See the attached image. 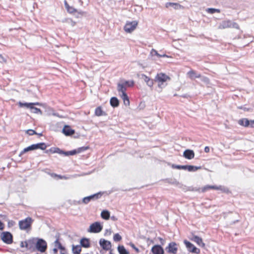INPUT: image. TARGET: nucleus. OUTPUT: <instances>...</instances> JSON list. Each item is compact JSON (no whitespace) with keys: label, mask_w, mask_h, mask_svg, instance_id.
<instances>
[{"label":"nucleus","mask_w":254,"mask_h":254,"mask_svg":"<svg viewBox=\"0 0 254 254\" xmlns=\"http://www.w3.org/2000/svg\"><path fill=\"white\" fill-rule=\"evenodd\" d=\"M33 221L34 220L30 217L19 221L18 222L19 229L21 230L29 231L31 229Z\"/></svg>","instance_id":"1"},{"label":"nucleus","mask_w":254,"mask_h":254,"mask_svg":"<svg viewBox=\"0 0 254 254\" xmlns=\"http://www.w3.org/2000/svg\"><path fill=\"white\" fill-rule=\"evenodd\" d=\"M209 190H220L222 192L228 193L230 192L229 189L225 187L219 186H211V185H206L201 188V189H199L197 190L198 191H200L202 192H205Z\"/></svg>","instance_id":"2"},{"label":"nucleus","mask_w":254,"mask_h":254,"mask_svg":"<svg viewBox=\"0 0 254 254\" xmlns=\"http://www.w3.org/2000/svg\"><path fill=\"white\" fill-rule=\"evenodd\" d=\"M170 77L163 73H158L155 78V81L158 83V87L162 88L163 83L167 80H170Z\"/></svg>","instance_id":"3"},{"label":"nucleus","mask_w":254,"mask_h":254,"mask_svg":"<svg viewBox=\"0 0 254 254\" xmlns=\"http://www.w3.org/2000/svg\"><path fill=\"white\" fill-rule=\"evenodd\" d=\"M137 25V21H127L124 26V29L126 33H130L136 29Z\"/></svg>","instance_id":"4"},{"label":"nucleus","mask_w":254,"mask_h":254,"mask_svg":"<svg viewBox=\"0 0 254 254\" xmlns=\"http://www.w3.org/2000/svg\"><path fill=\"white\" fill-rule=\"evenodd\" d=\"M0 237L2 241L7 244H10L13 242V236L10 232H3Z\"/></svg>","instance_id":"5"},{"label":"nucleus","mask_w":254,"mask_h":254,"mask_svg":"<svg viewBox=\"0 0 254 254\" xmlns=\"http://www.w3.org/2000/svg\"><path fill=\"white\" fill-rule=\"evenodd\" d=\"M64 6H65L67 11L70 14H73L77 12L79 14L83 15L85 13V12L84 11H78L76 8H75L73 6H70L68 4V3H67V2L66 1V0H64Z\"/></svg>","instance_id":"6"},{"label":"nucleus","mask_w":254,"mask_h":254,"mask_svg":"<svg viewBox=\"0 0 254 254\" xmlns=\"http://www.w3.org/2000/svg\"><path fill=\"white\" fill-rule=\"evenodd\" d=\"M36 247L39 252H45L47 248V243L44 240L39 239L36 243Z\"/></svg>","instance_id":"7"},{"label":"nucleus","mask_w":254,"mask_h":254,"mask_svg":"<svg viewBox=\"0 0 254 254\" xmlns=\"http://www.w3.org/2000/svg\"><path fill=\"white\" fill-rule=\"evenodd\" d=\"M89 229L90 232L99 233L102 230V226L99 222H96L90 225Z\"/></svg>","instance_id":"8"},{"label":"nucleus","mask_w":254,"mask_h":254,"mask_svg":"<svg viewBox=\"0 0 254 254\" xmlns=\"http://www.w3.org/2000/svg\"><path fill=\"white\" fill-rule=\"evenodd\" d=\"M168 253L173 254H176L178 252L177 244L175 242H171L169 244L166 248Z\"/></svg>","instance_id":"9"},{"label":"nucleus","mask_w":254,"mask_h":254,"mask_svg":"<svg viewBox=\"0 0 254 254\" xmlns=\"http://www.w3.org/2000/svg\"><path fill=\"white\" fill-rule=\"evenodd\" d=\"M88 149V147H81L72 151L64 152V154L65 156L73 155L81 152H83Z\"/></svg>","instance_id":"10"},{"label":"nucleus","mask_w":254,"mask_h":254,"mask_svg":"<svg viewBox=\"0 0 254 254\" xmlns=\"http://www.w3.org/2000/svg\"><path fill=\"white\" fill-rule=\"evenodd\" d=\"M186 247L188 249L189 251L190 252L194 253L195 254H198L200 251L198 249L196 248L193 244L188 241L185 242Z\"/></svg>","instance_id":"11"},{"label":"nucleus","mask_w":254,"mask_h":254,"mask_svg":"<svg viewBox=\"0 0 254 254\" xmlns=\"http://www.w3.org/2000/svg\"><path fill=\"white\" fill-rule=\"evenodd\" d=\"M100 245L103 249L108 251L111 248V243L104 239H101L100 241Z\"/></svg>","instance_id":"12"},{"label":"nucleus","mask_w":254,"mask_h":254,"mask_svg":"<svg viewBox=\"0 0 254 254\" xmlns=\"http://www.w3.org/2000/svg\"><path fill=\"white\" fill-rule=\"evenodd\" d=\"M151 252L153 254H164V251L163 248L160 245H155L151 249Z\"/></svg>","instance_id":"13"},{"label":"nucleus","mask_w":254,"mask_h":254,"mask_svg":"<svg viewBox=\"0 0 254 254\" xmlns=\"http://www.w3.org/2000/svg\"><path fill=\"white\" fill-rule=\"evenodd\" d=\"M18 105L19 107H26L27 108H29L30 109L32 107V105H41V104L39 102L35 103H22L21 102H19L18 103Z\"/></svg>","instance_id":"14"},{"label":"nucleus","mask_w":254,"mask_h":254,"mask_svg":"<svg viewBox=\"0 0 254 254\" xmlns=\"http://www.w3.org/2000/svg\"><path fill=\"white\" fill-rule=\"evenodd\" d=\"M63 132L66 136L71 135L74 133V130L69 126H65L63 129Z\"/></svg>","instance_id":"15"},{"label":"nucleus","mask_w":254,"mask_h":254,"mask_svg":"<svg viewBox=\"0 0 254 254\" xmlns=\"http://www.w3.org/2000/svg\"><path fill=\"white\" fill-rule=\"evenodd\" d=\"M183 155L186 159H191L194 157V153L192 150L187 149L184 152Z\"/></svg>","instance_id":"16"},{"label":"nucleus","mask_w":254,"mask_h":254,"mask_svg":"<svg viewBox=\"0 0 254 254\" xmlns=\"http://www.w3.org/2000/svg\"><path fill=\"white\" fill-rule=\"evenodd\" d=\"M118 91L120 94H123L126 93L127 87L123 83H119L117 86Z\"/></svg>","instance_id":"17"},{"label":"nucleus","mask_w":254,"mask_h":254,"mask_svg":"<svg viewBox=\"0 0 254 254\" xmlns=\"http://www.w3.org/2000/svg\"><path fill=\"white\" fill-rule=\"evenodd\" d=\"M120 96L123 100L125 106H128L129 105L130 102L129 98L127 93H124L123 94H120Z\"/></svg>","instance_id":"18"},{"label":"nucleus","mask_w":254,"mask_h":254,"mask_svg":"<svg viewBox=\"0 0 254 254\" xmlns=\"http://www.w3.org/2000/svg\"><path fill=\"white\" fill-rule=\"evenodd\" d=\"M48 152H50L51 153H57L60 154H64V151H62L58 147H53L50 148L49 150L46 151V153H48Z\"/></svg>","instance_id":"19"},{"label":"nucleus","mask_w":254,"mask_h":254,"mask_svg":"<svg viewBox=\"0 0 254 254\" xmlns=\"http://www.w3.org/2000/svg\"><path fill=\"white\" fill-rule=\"evenodd\" d=\"M94 114L95 116L98 117L106 115L101 106H99L95 109Z\"/></svg>","instance_id":"20"},{"label":"nucleus","mask_w":254,"mask_h":254,"mask_svg":"<svg viewBox=\"0 0 254 254\" xmlns=\"http://www.w3.org/2000/svg\"><path fill=\"white\" fill-rule=\"evenodd\" d=\"M238 124L242 126L248 127L250 125V121L246 118L242 119L238 121Z\"/></svg>","instance_id":"21"},{"label":"nucleus","mask_w":254,"mask_h":254,"mask_svg":"<svg viewBox=\"0 0 254 254\" xmlns=\"http://www.w3.org/2000/svg\"><path fill=\"white\" fill-rule=\"evenodd\" d=\"M80 245L84 248H89L90 247V242L88 239L82 238L80 240Z\"/></svg>","instance_id":"22"},{"label":"nucleus","mask_w":254,"mask_h":254,"mask_svg":"<svg viewBox=\"0 0 254 254\" xmlns=\"http://www.w3.org/2000/svg\"><path fill=\"white\" fill-rule=\"evenodd\" d=\"M188 75L190 78H200L201 75L200 74H196V72L193 70H190L188 72Z\"/></svg>","instance_id":"23"},{"label":"nucleus","mask_w":254,"mask_h":254,"mask_svg":"<svg viewBox=\"0 0 254 254\" xmlns=\"http://www.w3.org/2000/svg\"><path fill=\"white\" fill-rule=\"evenodd\" d=\"M110 102L111 105L113 107H117L119 105V101L116 97H112Z\"/></svg>","instance_id":"24"},{"label":"nucleus","mask_w":254,"mask_h":254,"mask_svg":"<svg viewBox=\"0 0 254 254\" xmlns=\"http://www.w3.org/2000/svg\"><path fill=\"white\" fill-rule=\"evenodd\" d=\"M192 240L196 243L198 245H202L204 246V244L203 243L202 239L197 236H193L192 239Z\"/></svg>","instance_id":"25"},{"label":"nucleus","mask_w":254,"mask_h":254,"mask_svg":"<svg viewBox=\"0 0 254 254\" xmlns=\"http://www.w3.org/2000/svg\"><path fill=\"white\" fill-rule=\"evenodd\" d=\"M35 150L40 149L41 150H45L47 148L46 144L44 142H41L37 144H34Z\"/></svg>","instance_id":"26"},{"label":"nucleus","mask_w":254,"mask_h":254,"mask_svg":"<svg viewBox=\"0 0 254 254\" xmlns=\"http://www.w3.org/2000/svg\"><path fill=\"white\" fill-rule=\"evenodd\" d=\"M166 6L167 7H168L169 6H172L176 9L181 8L182 7V6L181 5H180V4H179L178 3H174V2H167L166 4Z\"/></svg>","instance_id":"27"},{"label":"nucleus","mask_w":254,"mask_h":254,"mask_svg":"<svg viewBox=\"0 0 254 254\" xmlns=\"http://www.w3.org/2000/svg\"><path fill=\"white\" fill-rule=\"evenodd\" d=\"M72 250L74 254H79L81 251V247L80 245H73Z\"/></svg>","instance_id":"28"},{"label":"nucleus","mask_w":254,"mask_h":254,"mask_svg":"<svg viewBox=\"0 0 254 254\" xmlns=\"http://www.w3.org/2000/svg\"><path fill=\"white\" fill-rule=\"evenodd\" d=\"M101 217L105 220H108L110 218V214L107 210H103L101 214Z\"/></svg>","instance_id":"29"},{"label":"nucleus","mask_w":254,"mask_h":254,"mask_svg":"<svg viewBox=\"0 0 254 254\" xmlns=\"http://www.w3.org/2000/svg\"><path fill=\"white\" fill-rule=\"evenodd\" d=\"M118 251L120 254H129V252L127 251L124 246H119Z\"/></svg>","instance_id":"30"},{"label":"nucleus","mask_w":254,"mask_h":254,"mask_svg":"<svg viewBox=\"0 0 254 254\" xmlns=\"http://www.w3.org/2000/svg\"><path fill=\"white\" fill-rule=\"evenodd\" d=\"M33 243V240H29L28 241L21 242L20 246L22 248L26 247V248H29V245Z\"/></svg>","instance_id":"31"},{"label":"nucleus","mask_w":254,"mask_h":254,"mask_svg":"<svg viewBox=\"0 0 254 254\" xmlns=\"http://www.w3.org/2000/svg\"><path fill=\"white\" fill-rule=\"evenodd\" d=\"M34 105H32L31 108H30V110H31V112L34 114H39L41 115L42 114V112L41 109L37 108L36 107H35L34 106Z\"/></svg>","instance_id":"32"},{"label":"nucleus","mask_w":254,"mask_h":254,"mask_svg":"<svg viewBox=\"0 0 254 254\" xmlns=\"http://www.w3.org/2000/svg\"><path fill=\"white\" fill-rule=\"evenodd\" d=\"M35 150L34 144H32L25 148H24L20 153V155L23 154L26 152H28L29 151H31Z\"/></svg>","instance_id":"33"},{"label":"nucleus","mask_w":254,"mask_h":254,"mask_svg":"<svg viewBox=\"0 0 254 254\" xmlns=\"http://www.w3.org/2000/svg\"><path fill=\"white\" fill-rule=\"evenodd\" d=\"M188 171L189 172H195L201 168L200 167H196L192 165H188Z\"/></svg>","instance_id":"34"},{"label":"nucleus","mask_w":254,"mask_h":254,"mask_svg":"<svg viewBox=\"0 0 254 254\" xmlns=\"http://www.w3.org/2000/svg\"><path fill=\"white\" fill-rule=\"evenodd\" d=\"M151 54L152 55H155L159 58L160 57H168V56L165 54L163 55H160L156 50L153 49L151 50Z\"/></svg>","instance_id":"35"},{"label":"nucleus","mask_w":254,"mask_h":254,"mask_svg":"<svg viewBox=\"0 0 254 254\" xmlns=\"http://www.w3.org/2000/svg\"><path fill=\"white\" fill-rule=\"evenodd\" d=\"M206 11L209 13H210V14H213L215 12H217V13H220V10L219 9H216V8H207Z\"/></svg>","instance_id":"36"},{"label":"nucleus","mask_w":254,"mask_h":254,"mask_svg":"<svg viewBox=\"0 0 254 254\" xmlns=\"http://www.w3.org/2000/svg\"><path fill=\"white\" fill-rule=\"evenodd\" d=\"M125 85V86L127 87H133L134 85V82L133 80H130V81H126L125 82L123 83Z\"/></svg>","instance_id":"37"},{"label":"nucleus","mask_w":254,"mask_h":254,"mask_svg":"<svg viewBox=\"0 0 254 254\" xmlns=\"http://www.w3.org/2000/svg\"><path fill=\"white\" fill-rule=\"evenodd\" d=\"M102 193L101 192H98V193H96L94 194H93V195H91V197L93 199H98L99 198H100L102 195Z\"/></svg>","instance_id":"38"},{"label":"nucleus","mask_w":254,"mask_h":254,"mask_svg":"<svg viewBox=\"0 0 254 254\" xmlns=\"http://www.w3.org/2000/svg\"><path fill=\"white\" fill-rule=\"evenodd\" d=\"M91 199H92V197H91V196H87V197H84L83 199V202L85 203V204H87L88 203Z\"/></svg>","instance_id":"39"},{"label":"nucleus","mask_w":254,"mask_h":254,"mask_svg":"<svg viewBox=\"0 0 254 254\" xmlns=\"http://www.w3.org/2000/svg\"><path fill=\"white\" fill-rule=\"evenodd\" d=\"M113 238L115 241H120L122 239V237L119 234L117 233L114 235Z\"/></svg>","instance_id":"40"},{"label":"nucleus","mask_w":254,"mask_h":254,"mask_svg":"<svg viewBox=\"0 0 254 254\" xmlns=\"http://www.w3.org/2000/svg\"><path fill=\"white\" fill-rule=\"evenodd\" d=\"M27 133L29 135H32L34 134H36V132L33 130V129H28L27 130Z\"/></svg>","instance_id":"41"},{"label":"nucleus","mask_w":254,"mask_h":254,"mask_svg":"<svg viewBox=\"0 0 254 254\" xmlns=\"http://www.w3.org/2000/svg\"><path fill=\"white\" fill-rule=\"evenodd\" d=\"M146 83L147 84V85L148 86H149V87H153V84H154V82H153V79H150L148 81L146 82Z\"/></svg>","instance_id":"42"},{"label":"nucleus","mask_w":254,"mask_h":254,"mask_svg":"<svg viewBox=\"0 0 254 254\" xmlns=\"http://www.w3.org/2000/svg\"><path fill=\"white\" fill-rule=\"evenodd\" d=\"M146 83L147 84V85L148 86H149V87H153V84H154V82H153V79H150L148 81L146 82Z\"/></svg>","instance_id":"43"},{"label":"nucleus","mask_w":254,"mask_h":254,"mask_svg":"<svg viewBox=\"0 0 254 254\" xmlns=\"http://www.w3.org/2000/svg\"><path fill=\"white\" fill-rule=\"evenodd\" d=\"M141 76L143 78V79L145 82L148 81V80L150 79L148 76H147V75H146L144 74H141Z\"/></svg>","instance_id":"44"},{"label":"nucleus","mask_w":254,"mask_h":254,"mask_svg":"<svg viewBox=\"0 0 254 254\" xmlns=\"http://www.w3.org/2000/svg\"><path fill=\"white\" fill-rule=\"evenodd\" d=\"M55 243L56 244V245H58V248L60 249H63L64 248L63 247L61 243L60 242V241H59V240H57L56 241H55Z\"/></svg>","instance_id":"45"},{"label":"nucleus","mask_w":254,"mask_h":254,"mask_svg":"<svg viewBox=\"0 0 254 254\" xmlns=\"http://www.w3.org/2000/svg\"><path fill=\"white\" fill-rule=\"evenodd\" d=\"M171 167L173 169H181L182 165H177L175 164H172Z\"/></svg>","instance_id":"46"},{"label":"nucleus","mask_w":254,"mask_h":254,"mask_svg":"<svg viewBox=\"0 0 254 254\" xmlns=\"http://www.w3.org/2000/svg\"><path fill=\"white\" fill-rule=\"evenodd\" d=\"M131 247L135 250V251L137 253H138L139 252V249L137 248H136L134 244H131Z\"/></svg>","instance_id":"47"},{"label":"nucleus","mask_w":254,"mask_h":254,"mask_svg":"<svg viewBox=\"0 0 254 254\" xmlns=\"http://www.w3.org/2000/svg\"><path fill=\"white\" fill-rule=\"evenodd\" d=\"M52 176L53 177H58V178L60 179H62L64 178L63 176H60V175H57L56 174H53L52 175Z\"/></svg>","instance_id":"48"},{"label":"nucleus","mask_w":254,"mask_h":254,"mask_svg":"<svg viewBox=\"0 0 254 254\" xmlns=\"http://www.w3.org/2000/svg\"><path fill=\"white\" fill-rule=\"evenodd\" d=\"M4 228V224L0 221V230H2Z\"/></svg>","instance_id":"49"},{"label":"nucleus","mask_w":254,"mask_h":254,"mask_svg":"<svg viewBox=\"0 0 254 254\" xmlns=\"http://www.w3.org/2000/svg\"><path fill=\"white\" fill-rule=\"evenodd\" d=\"M251 127H254V120L250 121V125Z\"/></svg>","instance_id":"50"},{"label":"nucleus","mask_w":254,"mask_h":254,"mask_svg":"<svg viewBox=\"0 0 254 254\" xmlns=\"http://www.w3.org/2000/svg\"><path fill=\"white\" fill-rule=\"evenodd\" d=\"M204 151H205L206 153H208V152L210 151L209 147L208 146H206V147L204 148Z\"/></svg>","instance_id":"51"},{"label":"nucleus","mask_w":254,"mask_h":254,"mask_svg":"<svg viewBox=\"0 0 254 254\" xmlns=\"http://www.w3.org/2000/svg\"><path fill=\"white\" fill-rule=\"evenodd\" d=\"M188 165H182L181 169L188 170Z\"/></svg>","instance_id":"52"},{"label":"nucleus","mask_w":254,"mask_h":254,"mask_svg":"<svg viewBox=\"0 0 254 254\" xmlns=\"http://www.w3.org/2000/svg\"><path fill=\"white\" fill-rule=\"evenodd\" d=\"M53 115H54V116H55L59 117H60V118H62V117H61V116H59L58 114H57V113H54V114H53Z\"/></svg>","instance_id":"53"},{"label":"nucleus","mask_w":254,"mask_h":254,"mask_svg":"<svg viewBox=\"0 0 254 254\" xmlns=\"http://www.w3.org/2000/svg\"><path fill=\"white\" fill-rule=\"evenodd\" d=\"M110 254H113L111 252H110Z\"/></svg>","instance_id":"54"}]
</instances>
